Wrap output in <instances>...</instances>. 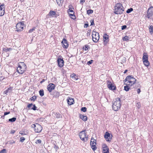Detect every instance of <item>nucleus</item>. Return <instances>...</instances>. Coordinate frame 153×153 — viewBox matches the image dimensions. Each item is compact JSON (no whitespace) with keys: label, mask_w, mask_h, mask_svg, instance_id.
Returning <instances> with one entry per match:
<instances>
[{"label":"nucleus","mask_w":153,"mask_h":153,"mask_svg":"<svg viewBox=\"0 0 153 153\" xmlns=\"http://www.w3.org/2000/svg\"><path fill=\"white\" fill-rule=\"evenodd\" d=\"M124 81L125 84L131 86L135 83L136 79L132 76H129L126 77Z\"/></svg>","instance_id":"obj_1"},{"label":"nucleus","mask_w":153,"mask_h":153,"mask_svg":"<svg viewBox=\"0 0 153 153\" xmlns=\"http://www.w3.org/2000/svg\"><path fill=\"white\" fill-rule=\"evenodd\" d=\"M123 7L122 4L117 3L114 6V13L116 14H121L124 11Z\"/></svg>","instance_id":"obj_2"},{"label":"nucleus","mask_w":153,"mask_h":153,"mask_svg":"<svg viewBox=\"0 0 153 153\" xmlns=\"http://www.w3.org/2000/svg\"><path fill=\"white\" fill-rule=\"evenodd\" d=\"M27 66L23 62H20L18 64V67L17 68L18 72L20 74H23L26 71Z\"/></svg>","instance_id":"obj_3"},{"label":"nucleus","mask_w":153,"mask_h":153,"mask_svg":"<svg viewBox=\"0 0 153 153\" xmlns=\"http://www.w3.org/2000/svg\"><path fill=\"white\" fill-rule=\"evenodd\" d=\"M121 100L119 98H116L112 105V108L115 111H117L121 106Z\"/></svg>","instance_id":"obj_4"},{"label":"nucleus","mask_w":153,"mask_h":153,"mask_svg":"<svg viewBox=\"0 0 153 153\" xmlns=\"http://www.w3.org/2000/svg\"><path fill=\"white\" fill-rule=\"evenodd\" d=\"M79 136L81 140L84 142L87 141L88 140V136L87 135L85 130L81 131Z\"/></svg>","instance_id":"obj_5"},{"label":"nucleus","mask_w":153,"mask_h":153,"mask_svg":"<svg viewBox=\"0 0 153 153\" xmlns=\"http://www.w3.org/2000/svg\"><path fill=\"white\" fill-rule=\"evenodd\" d=\"M146 17L149 19H153V7L151 6L148 9Z\"/></svg>","instance_id":"obj_6"},{"label":"nucleus","mask_w":153,"mask_h":153,"mask_svg":"<svg viewBox=\"0 0 153 153\" xmlns=\"http://www.w3.org/2000/svg\"><path fill=\"white\" fill-rule=\"evenodd\" d=\"M92 37L93 40L94 42H97L100 38L99 33L93 31L92 32Z\"/></svg>","instance_id":"obj_7"},{"label":"nucleus","mask_w":153,"mask_h":153,"mask_svg":"<svg viewBox=\"0 0 153 153\" xmlns=\"http://www.w3.org/2000/svg\"><path fill=\"white\" fill-rule=\"evenodd\" d=\"M148 56L147 53H144L142 59L144 65L146 66H148L149 65V62L148 60Z\"/></svg>","instance_id":"obj_8"},{"label":"nucleus","mask_w":153,"mask_h":153,"mask_svg":"<svg viewBox=\"0 0 153 153\" xmlns=\"http://www.w3.org/2000/svg\"><path fill=\"white\" fill-rule=\"evenodd\" d=\"M25 27L24 22H22L18 23L16 26V29L17 31H20L23 30Z\"/></svg>","instance_id":"obj_9"},{"label":"nucleus","mask_w":153,"mask_h":153,"mask_svg":"<svg viewBox=\"0 0 153 153\" xmlns=\"http://www.w3.org/2000/svg\"><path fill=\"white\" fill-rule=\"evenodd\" d=\"M32 127L34 128L35 131L37 133L40 132L42 129V127L39 124L36 123V124H33L32 126Z\"/></svg>","instance_id":"obj_10"},{"label":"nucleus","mask_w":153,"mask_h":153,"mask_svg":"<svg viewBox=\"0 0 153 153\" xmlns=\"http://www.w3.org/2000/svg\"><path fill=\"white\" fill-rule=\"evenodd\" d=\"M112 136L108 132H106L104 135V137L106 141L110 142Z\"/></svg>","instance_id":"obj_11"},{"label":"nucleus","mask_w":153,"mask_h":153,"mask_svg":"<svg viewBox=\"0 0 153 153\" xmlns=\"http://www.w3.org/2000/svg\"><path fill=\"white\" fill-rule=\"evenodd\" d=\"M61 56H59L57 59V62L58 65L60 67H62L64 65V61L63 59L61 58Z\"/></svg>","instance_id":"obj_12"},{"label":"nucleus","mask_w":153,"mask_h":153,"mask_svg":"<svg viewBox=\"0 0 153 153\" xmlns=\"http://www.w3.org/2000/svg\"><path fill=\"white\" fill-rule=\"evenodd\" d=\"M102 148L103 153H109V148L105 144H102Z\"/></svg>","instance_id":"obj_13"},{"label":"nucleus","mask_w":153,"mask_h":153,"mask_svg":"<svg viewBox=\"0 0 153 153\" xmlns=\"http://www.w3.org/2000/svg\"><path fill=\"white\" fill-rule=\"evenodd\" d=\"M54 85L53 83H50L47 86L48 90L50 92H51L52 90L54 89Z\"/></svg>","instance_id":"obj_14"},{"label":"nucleus","mask_w":153,"mask_h":153,"mask_svg":"<svg viewBox=\"0 0 153 153\" xmlns=\"http://www.w3.org/2000/svg\"><path fill=\"white\" fill-rule=\"evenodd\" d=\"M62 46L65 48H67L68 46V44L67 43V40L63 39V41L62 42Z\"/></svg>","instance_id":"obj_15"},{"label":"nucleus","mask_w":153,"mask_h":153,"mask_svg":"<svg viewBox=\"0 0 153 153\" xmlns=\"http://www.w3.org/2000/svg\"><path fill=\"white\" fill-rule=\"evenodd\" d=\"M4 13V5L0 6V16H2Z\"/></svg>","instance_id":"obj_16"},{"label":"nucleus","mask_w":153,"mask_h":153,"mask_svg":"<svg viewBox=\"0 0 153 153\" xmlns=\"http://www.w3.org/2000/svg\"><path fill=\"white\" fill-rule=\"evenodd\" d=\"M56 14V13L54 11L51 10L49 12V14L47 15V16H51L52 17H53L55 16Z\"/></svg>","instance_id":"obj_17"},{"label":"nucleus","mask_w":153,"mask_h":153,"mask_svg":"<svg viewBox=\"0 0 153 153\" xmlns=\"http://www.w3.org/2000/svg\"><path fill=\"white\" fill-rule=\"evenodd\" d=\"M12 88L10 87L8 88L5 91H4L3 92V94H7L8 93H11L12 92Z\"/></svg>","instance_id":"obj_18"},{"label":"nucleus","mask_w":153,"mask_h":153,"mask_svg":"<svg viewBox=\"0 0 153 153\" xmlns=\"http://www.w3.org/2000/svg\"><path fill=\"white\" fill-rule=\"evenodd\" d=\"M79 117L80 119H82L83 121H86L87 120V117L86 116H85L82 114H80Z\"/></svg>","instance_id":"obj_19"},{"label":"nucleus","mask_w":153,"mask_h":153,"mask_svg":"<svg viewBox=\"0 0 153 153\" xmlns=\"http://www.w3.org/2000/svg\"><path fill=\"white\" fill-rule=\"evenodd\" d=\"M71 77L72 78V79L76 81L78 79L76 75L74 74H73L71 75Z\"/></svg>","instance_id":"obj_20"},{"label":"nucleus","mask_w":153,"mask_h":153,"mask_svg":"<svg viewBox=\"0 0 153 153\" xmlns=\"http://www.w3.org/2000/svg\"><path fill=\"white\" fill-rule=\"evenodd\" d=\"M67 100L68 104L69 105L73 104V102H74V100L72 98H69L68 99H67Z\"/></svg>","instance_id":"obj_21"},{"label":"nucleus","mask_w":153,"mask_h":153,"mask_svg":"<svg viewBox=\"0 0 153 153\" xmlns=\"http://www.w3.org/2000/svg\"><path fill=\"white\" fill-rule=\"evenodd\" d=\"M108 87L111 90H115V86L113 84H112Z\"/></svg>","instance_id":"obj_22"},{"label":"nucleus","mask_w":153,"mask_h":153,"mask_svg":"<svg viewBox=\"0 0 153 153\" xmlns=\"http://www.w3.org/2000/svg\"><path fill=\"white\" fill-rule=\"evenodd\" d=\"M149 31L151 34H152L153 31V27L152 25H150L149 26Z\"/></svg>","instance_id":"obj_23"},{"label":"nucleus","mask_w":153,"mask_h":153,"mask_svg":"<svg viewBox=\"0 0 153 153\" xmlns=\"http://www.w3.org/2000/svg\"><path fill=\"white\" fill-rule=\"evenodd\" d=\"M90 145L91 146V148L94 150V151L97 149V147L96 146V144H94L92 143L90 144Z\"/></svg>","instance_id":"obj_24"},{"label":"nucleus","mask_w":153,"mask_h":153,"mask_svg":"<svg viewBox=\"0 0 153 153\" xmlns=\"http://www.w3.org/2000/svg\"><path fill=\"white\" fill-rule=\"evenodd\" d=\"M57 4L59 5H60L63 2V0H56Z\"/></svg>","instance_id":"obj_25"},{"label":"nucleus","mask_w":153,"mask_h":153,"mask_svg":"<svg viewBox=\"0 0 153 153\" xmlns=\"http://www.w3.org/2000/svg\"><path fill=\"white\" fill-rule=\"evenodd\" d=\"M69 14L70 16V17L73 19H75V16L74 15V13H69Z\"/></svg>","instance_id":"obj_26"},{"label":"nucleus","mask_w":153,"mask_h":153,"mask_svg":"<svg viewBox=\"0 0 153 153\" xmlns=\"http://www.w3.org/2000/svg\"><path fill=\"white\" fill-rule=\"evenodd\" d=\"M96 141L95 140L92 138L90 144L92 143L94 144H96Z\"/></svg>","instance_id":"obj_27"},{"label":"nucleus","mask_w":153,"mask_h":153,"mask_svg":"<svg viewBox=\"0 0 153 153\" xmlns=\"http://www.w3.org/2000/svg\"><path fill=\"white\" fill-rule=\"evenodd\" d=\"M129 37L127 36H125L123 38V39L124 41H127L129 39Z\"/></svg>","instance_id":"obj_28"},{"label":"nucleus","mask_w":153,"mask_h":153,"mask_svg":"<svg viewBox=\"0 0 153 153\" xmlns=\"http://www.w3.org/2000/svg\"><path fill=\"white\" fill-rule=\"evenodd\" d=\"M39 93L41 96H43L44 95L43 90L42 89L40 90L39 91Z\"/></svg>","instance_id":"obj_29"},{"label":"nucleus","mask_w":153,"mask_h":153,"mask_svg":"<svg viewBox=\"0 0 153 153\" xmlns=\"http://www.w3.org/2000/svg\"><path fill=\"white\" fill-rule=\"evenodd\" d=\"M129 86L128 85H126V86H124V90L126 91H128L129 89H130V87H129Z\"/></svg>","instance_id":"obj_30"},{"label":"nucleus","mask_w":153,"mask_h":153,"mask_svg":"<svg viewBox=\"0 0 153 153\" xmlns=\"http://www.w3.org/2000/svg\"><path fill=\"white\" fill-rule=\"evenodd\" d=\"M89 48L88 46L87 45H85L83 47V49L85 51L87 50Z\"/></svg>","instance_id":"obj_31"},{"label":"nucleus","mask_w":153,"mask_h":153,"mask_svg":"<svg viewBox=\"0 0 153 153\" xmlns=\"http://www.w3.org/2000/svg\"><path fill=\"white\" fill-rule=\"evenodd\" d=\"M16 120V118L15 117H13L12 118L10 119L9 120V121L10 122H15Z\"/></svg>","instance_id":"obj_32"},{"label":"nucleus","mask_w":153,"mask_h":153,"mask_svg":"<svg viewBox=\"0 0 153 153\" xmlns=\"http://www.w3.org/2000/svg\"><path fill=\"white\" fill-rule=\"evenodd\" d=\"M87 12L88 14H90L93 13V10H87Z\"/></svg>","instance_id":"obj_33"},{"label":"nucleus","mask_w":153,"mask_h":153,"mask_svg":"<svg viewBox=\"0 0 153 153\" xmlns=\"http://www.w3.org/2000/svg\"><path fill=\"white\" fill-rule=\"evenodd\" d=\"M10 50H11V49L10 48H3V51L5 52H7L9 51Z\"/></svg>","instance_id":"obj_34"},{"label":"nucleus","mask_w":153,"mask_h":153,"mask_svg":"<svg viewBox=\"0 0 153 153\" xmlns=\"http://www.w3.org/2000/svg\"><path fill=\"white\" fill-rule=\"evenodd\" d=\"M133 10V9L132 8H130L128 9L126 11L127 13H129Z\"/></svg>","instance_id":"obj_35"},{"label":"nucleus","mask_w":153,"mask_h":153,"mask_svg":"<svg viewBox=\"0 0 153 153\" xmlns=\"http://www.w3.org/2000/svg\"><path fill=\"white\" fill-rule=\"evenodd\" d=\"M36 98V97L35 96H33L32 97L31 99V100L34 101Z\"/></svg>","instance_id":"obj_36"},{"label":"nucleus","mask_w":153,"mask_h":153,"mask_svg":"<svg viewBox=\"0 0 153 153\" xmlns=\"http://www.w3.org/2000/svg\"><path fill=\"white\" fill-rule=\"evenodd\" d=\"M33 106H32L31 109H33L34 110H35L36 109L37 107L35 105H33Z\"/></svg>","instance_id":"obj_37"},{"label":"nucleus","mask_w":153,"mask_h":153,"mask_svg":"<svg viewBox=\"0 0 153 153\" xmlns=\"http://www.w3.org/2000/svg\"><path fill=\"white\" fill-rule=\"evenodd\" d=\"M25 140V138L23 137H22L20 138V141L22 143Z\"/></svg>","instance_id":"obj_38"},{"label":"nucleus","mask_w":153,"mask_h":153,"mask_svg":"<svg viewBox=\"0 0 153 153\" xmlns=\"http://www.w3.org/2000/svg\"><path fill=\"white\" fill-rule=\"evenodd\" d=\"M87 108L85 107H83L81 108V110L84 112H85L86 111Z\"/></svg>","instance_id":"obj_39"},{"label":"nucleus","mask_w":153,"mask_h":153,"mask_svg":"<svg viewBox=\"0 0 153 153\" xmlns=\"http://www.w3.org/2000/svg\"><path fill=\"white\" fill-rule=\"evenodd\" d=\"M136 106L138 108H139L140 107V103L139 102H137L136 104Z\"/></svg>","instance_id":"obj_40"},{"label":"nucleus","mask_w":153,"mask_h":153,"mask_svg":"<svg viewBox=\"0 0 153 153\" xmlns=\"http://www.w3.org/2000/svg\"><path fill=\"white\" fill-rule=\"evenodd\" d=\"M6 150L5 149H3L0 151V153H6Z\"/></svg>","instance_id":"obj_41"},{"label":"nucleus","mask_w":153,"mask_h":153,"mask_svg":"<svg viewBox=\"0 0 153 153\" xmlns=\"http://www.w3.org/2000/svg\"><path fill=\"white\" fill-rule=\"evenodd\" d=\"M103 37L104 39H106V40L108 39V36L106 34L104 35L103 36Z\"/></svg>","instance_id":"obj_42"},{"label":"nucleus","mask_w":153,"mask_h":153,"mask_svg":"<svg viewBox=\"0 0 153 153\" xmlns=\"http://www.w3.org/2000/svg\"><path fill=\"white\" fill-rule=\"evenodd\" d=\"M112 83H111V82L109 81H108L107 82V84L108 85V86H110L111 85Z\"/></svg>","instance_id":"obj_43"},{"label":"nucleus","mask_w":153,"mask_h":153,"mask_svg":"<svg viewBox=\"0 0 153 153\" xmlns=\"http://www.w3.org/2000/svg\"><path fill=\"white\" fill-rule=\"evenodd\" d=\"M68 13H70V12H71V13H74L73 10L71 9H69L68 10Z\"/></svg>","instance_id":"obj_44"},{"label":"nucleus","mask_w":153,"mask_h":153,"mask_svg":"<svg viewBox=\"0 0 153 153\" xmlns=\"http://www.w3.org/2000/svg\"><path fill=\"white\" fill-rule=\"evenodd\" d=\"M42 142V141L41 140H37L36 141V143H41Z\"/></svg>","instance_id":"obj_45"},{"label":"nucleus","mask_w":153,"mask_h":153,"mask_svg":"<svg viewBox=\"0 0 153 153\" xmlns=\"http://www.w3.org/2000/svg\"><path fill=\"white\" fill-rule=\"evenodd\" d=\"M93 60H91L89 61H88V63H87V64L88 65H89L90 64H92V62H93Z\"/></svg>","instance_id":"obj_46"},{"label":"nucleus","mask_w":153,"mask_h":153,"mask_svg":"<svg viewBox=\"0 0 153 153\" xmlns=\"http://www.w3.org/2000/svg\"><path fill=\"white\" fill-rule=\"evenodd\" d=\"M33 104H29V105H28V106H27V107L28 108H31V107H32V106H33Z\"/></svg>","instance_id":"obj_47"},{"label":"nucleus","mask_w":153,"mask_h":153,"mask_svg":"<svg viewBox=\"0 0 153 153\" xmlns=\"http://www.w3.org/2000/svg\"><path fill=\"white\" fill-rule=\"evenodd\" d=\"M19 134H21L22 135H26V134L24 133L23 132L20 131L19 133Z\"/></svg>","instance_id":"obj_48"},{"label":"nucleus","mask_w":153,"mask_h":153,"mask_svg":"<svg viewBox=\"0 0 153 153\" xmlns=\"http://www.w3.org/2000/svg\"><path fill=\"white\" fill-rule=\"evenodd\" d=\"M91 25H94L93 20H91Z\"/></svg>","instance_id":"obj_49"},{"label":"nucleus","mask_w":153,"mask_h":153,"mask_svg":"<svg viewBox=\"0 0 153 153\" xmlns=\"http://www.w3.org/2000/svg\"><path fill=\"white\" fill-rule=\"evenodd\" d=\"M10 113V112H5L4 114V115L5 116Z\"/></svg>","instance_id":"obj_50"},{"label":"nucleus","mask_w":153,"mask_h":153,"mask_svg":"<svg viewBox=\"0 0 153 153\" xmlns=\"http://www.w3.org/2000/svg\"><path fill=\"white\" fill-rule=\"evenodd\" d=\"M85 1V0H80V3L81 4H83V3H84Z\"/></svg>","instance_id":"obj_51"},{"label":"nucleus","mask_w":153,"mask_h":153,"mask_svg":"<svg viewBox=\"0 0 153 153\" xmlns=\"http://www.w3.org/2000/svg\"><path fill=\"white\" fill-rule=\"evenodd\" d=\"M34 30V29L33 28L32 29H30L29 30V33H32Z\"/></svg>","instance_id":"obj_52"},{"label":"nucleus","mask_w":153,"mask_h":153,"mask_svg":"<svg viewBox=\"0 0 153 153\" xmlns=\"http://www.w3.org/2000/svg\"><path fill=\"white\" fill-rule=\"evenodd\" d=\"M15 132V131L14 130H11L10 131V133L11 134H14Z\"/></svg>","instance_id":"obj_53"},{"label":"nucleus","mask_w":153,"mask_h":153,"mask_svg":"<svg viewBox=\"0 0 153 153\" xmlns=\"http://www.w3.org/2000/svg\"><path fill=\"white\" fill-rule=\"evenodd\" d=\"M126 25H123L122 26V29L123 30L126 28Z\"/></svg>","instance_id":"obj_54"},{"label":"nucleus","mask_w":153,"mask_h":153,"mask_svg":"<svg viewBox=\"0 0 153 153\" xmlns=\"http://www.w3.org/2000/svg\"><path fill=\"white\" fill-rule=\"evenodd\" d=\"M4 79V77L3 76L0 77V82Z\"/></svg>","instance_id":"obj_55"},{"label":"nucleus","mask_w":153,"mask_h":153,"mask_svg":"<svg viewBox=\"0 0 153 153\" xmlns=\"http://www.w3.org/2000/svg\"><path fill=\"white\" fill-rule=\"evenodd\" d=\"M137 93L139 94L140 93V88H138L137 90Z\"/></svg>","instance_id":"obj_56"},{"label":"nucleus","mask_w":153,"mask_h":153,"mask_svg":"<svg viewBox=\"0 0 153 153\" xmlns=\"http://www.w3.org/2000/svg\"><path fill=\"white\" fill-rule=\"evenodd\" d=\"M57 114V116H56V117H57V118H59V117H60V114Z\"/></svg>","instance_id":"obj_57"},{"label":"nucleus","mask_w":153,"mask_h":153,"mask_svg":"<svg viewBox=\"0 0 153 153\" xmlns=\"http://www.w3.org/2000/svg\"><path fill=\"white\" fill-rule=\"evenodd\" d=\"M15 143V141H13V142L10 143V144H13V143Z\"/></svg>","instance_id":"obj_58"},{"label":"nucleus","mask_w":153,"mask_h":153,"mask_svg":"<svg viewBox=\"0 0 153 153\" xmlns=\"http://www.w3.org/2000/svg\"><path fill=\"white\" fill-rule=\"evenodd\" d=\"M107 41H104V44H106V43H107Z\"/></svg>","instance_id":"obj_59"},{"label":"nucleus","mask_w":153,"mask_h":153,"mask_svg":"<svg viewBox=\"0 0 153 153\" xmlns=\"http://www.w3.org/2000/svg\"><path fill=\"white\" fill-rule=\"evenodd\" d=\"M127 71V70H126L124 72V74L126 73Z\"/></svg>","instance_id":"obj_60"},{"label":"nucleus","mask_w":153,"mask_h":153,"mask_svg":"<svg viewBox=\"0 0 153 153\" xmlns=\"http://www.w3.org/2000/svg\"><path fill=\"white\" fill-rule=\"evenodd\" d=\"M85 26H86V27H87V26H88V24H85Z\"/></svg>","instance_id":"obj_61"},{"label":"nucleus","mask_w":153,"mask_h":153,"mask_svg":"<svg viewBox=\"0 0 153 153\" xmlns=\"http://www.w3.org/2000/svg\"><path fill=\"white\" fill-rule=\"evenodd\" d=\"M24 0H20V1L21 2L23 1Z\"/></svg>","instance_id":"obj_62"},{"label":"nucleus","mask_w":153,"mask_h":153,"mask_svg":"<svg viewBox=\"0 0 153 153\" xmlns=\"http://www.w3.org/2000/svg\"><path fill=\"white\" fill-rule=\"evenodd\" d=\"M43 81V80H42V81L41 82V83H42Z\"/></svg>","instance_id":"obj_63"},{"label":"nucleus","mask_w":153,"mask_h":153,"mask_svg":"<svg viewBox=\"0 0 153 153\" xmlns=\"http://www.w3.org/2000/svg\"><path fill=\"white\" fill-rule=\"evenodd\" d=\"M55 147H55V148H56L57 147V146H55Z\"/></svg>","instance_id":"obj_64"}]
</instances>
